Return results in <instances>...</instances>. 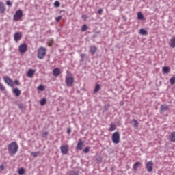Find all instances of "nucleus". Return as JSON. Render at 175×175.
<instances>
[{"instance_id":"obj_3","label":"nucleus","mask_w":175,"mask_h":175,"mask_svg":"<svg viewBox=\"0 0 175 175\" xmlns=\"http://www.w3.org/2000/svg\"><path fill=\"white\" fill-rule=\"evenodd\" d=\"M47 53V49L43 46L40 47L38 49L37 57L39 59H43Z\"/></svg>"},{"instance_id":"obj_4","label":"nucleus","mask_w":175,"mask_h":175,"mask_svg":"<svg viewBox=\"0 0 175 175\" xmlns=\"http://www.w3.org/2000/svg\"><path fill=\"white\" fill-rule=\"evenodd\" d=\"M111 140L114 144H118L121 140V135L120 132L116 131L113 133L111 135Z\"/></svg>"},{"instance_id":"obj_26","label":"nucleus","mask_w":175,"mask_h":175,"mask_svg":"<svg viewBox=\"0 0 175 175\" xmlns=\"http://www.w3.org/2000/svg\"><path fill=\"white\" fill-rule=\"evenodd\" d=\"M171 142H175V131L172 132L170 135Z\"/></svg>"},{"instance_id":"obj_25","label":"nucleus","mask_w":175,"mask_h":175,"mask_svg":"<svg viewBox=\"0 0 175 175\" xmlns=\"http://www.w3.org/2000/svg\"><path fill=\"white\" fill-rule=\"evenodd\" d=\"M133 122H134V124H133L134 128H139V122H137V120L133 119Z\"/></svg>"},{"instance_id":"obj_45","label":"nucleus","mask_w":175,"mask_h":175,"mask_svg":"<svg viewBox=\"0 0 175 175\" xmlns=\"http://www.w3.org/2000/svg\"><path fill=\"white\" fill-rule=\"evenodd\" d=\"M102 12H103V10H102V8H100V9L98 10V14H102Z\"/></svg>"},{"instance_id":"obj_30","label":"nucleus","mask_w":175,"mask_h":175,"mask_svg":"<svg viewBox=\"0 0 175 175\" xmlns=\"http://www.w3.org/2000/svg\"><path fill=\"white\" fill-rule=\"evenodd\" d=\"M90 146H87L83 150V152H84L85 154H88V152H90Z\"/></svg>"},{"instance_id":"obj_28","label":"nucleus","mask_w":175,"mask_h":175,"mask_svg":"<svg viewBox=\"0 0 175 175\" xmlns=\"http://www.w3.org/2000/svg\"><path fill=\"white\" fill-rule=\"evenodd\" d=\"M87 29H88V26H87L86 24H84L82 27H81V31L82 32H85V31H87Z\"/></svg>"},{"instance_id":"obj_5","label":"nucleus","mask_w":175,"mask_h":175,"mask_svg":"<svg viewBox=\"0 0 175 175\" xmlns=\"http://www.w3.org/2000/svg\"><path fill=\"white\" fill-rule=\"evenodd\" d=\"M23 10H18L15 12V14H14V16H13L14 21H20V20H21V18H23Z\"/></svg>"},{"instance_id":"obj_34","label":"nucleus","mask_w":175,"mask_h":175,"mask_svg":"<svg viewBox=\"0 0 175 175\" xmlns=\"http://www.w3.org/2000/svg\"><path fill=\"white\" fill-rule=\"evenodd\" d=\"M54 6L55 8H59V6H61V3H59L58 1H55L54 3Z\"/></svg>"},{"instance_id":"obj_46","label":"nucleus","mask_w":175,"mask_h":175,"mask_svg":"<svg viewBox=\"0 0 175 175\" xmlns=\"http://www.w3.org/2000/svg\"><path fill=\"white\" fill-rule=\"evenodd\" d=\"M84 57H85V54H81V58H82V59H84Z\"/></svg>"},{"instance_id":"obj_20","label":"nucleus","mask_w":175,"mask_h":175,"mask_svg":"<svg viewBox=\"0 0 175 175\" xmlns=\"http://www.w3.org/2000/svg\"><path fill=\"white\" fill-rule=\"evenodd\" d=\"M140 165H141V163L139 161H137L134 163L133 167V170H135V172H137V167H140Z\"/></svg>"},{"instance_id":"obj_17","label":"nucleus","mask_w":175,"mask_h":175,"mask_svg":"<svg viewBox=\"0 0 175 175\" xmlns=\"http://www.w3.org/2000/svg\"><path fill=\"white\" fill-rule=\"evenodd\" d=\"M90 51L91 54H92V55H94V54H95V53H96V51H98V48H96V46H91L90 47Z\"/></svg>"},{"instance_id":"obj_44","label":"nucleus","mask_w":175,"mask_h":175,"mask_svg":"<svg viewBox=\"0 0 175 175\" xmlns=\"http://www.w3.org/2000/svg\"><path fill=\"white\" fill-rule=\"evenodd\" d=\"M72 132V130L70 129V128H68L67 129V133H70Z\"/></svg>"},{"instance_id":"obj_35","label":"nucleus","mask_w":175,"mask_h":175,"mask_svg":"<svg viewBox=\"0 0 175 175\" xmlns=\"http://www.w3.org/2000/svg\"><path fill=\"white\" fill-rule=\"evenodd\" d=\"M38 90H39L40 91H43L44 90V86H43V85H40L38 87Z\"/></svg>"},{"instance_id":"obj_6","label":"nucleus","mask_w":175,"mask_h":175,"mask_svg":"<svg viewBox=\"0 0 175 175\" xmlns=\"http://www.w3.org/2000/svg\"><path fill=\"white\" fill-rule=\"evenodd\" d=\"M146 168L147 172H148L149 173H150V172H152L154 169V162H152V161H148L146 163Z\"/></svg>"},{"instance_id":"obj_23","label":"nucleus","mask_w":175,"mask_h":175,"mask_svg":"<svg viewBox=\"0 0 175 175\" xmlns=\"http://www.w3.org/2000/svg\"><path fill=\"white\" fill-rule=\"evenodd\" d=\"M18 173L19 175H23V174H25V169L21 167V168H19L18 170Z\"/></svg>"},{"instance_id":"obj_2","label":"nucleus","mask_w":175,"mask_h":175,"mask_svg":"<svg viewBox=\"0 0 175 175\" xmlns=\"http://www.w3.org/2000/svg\"><path fill=\"white\" fill-rule=\"evenodd\" d=\"M75 83V77L72 74L66 75L65 83L67 87H72Z\"/></svg>"},{"instance_id":"obj_11","label":"nucleus","mask_w":175,"mask_h":175,"mask_svg":"<svg viewBox=\"0 0 175 175\" xmlns=\"http://www.w3.org/2000/svg\"><path fill=\"white\" fill-rule=\"evenodd\" d=\"M14 38L15 42H18V40H20L21 38H23V34L21 33V32H16L15 33Z\"/></svg>"},{"instance_id":"obj_7","label":"nucleus","mask_w":175,"mask_h":175,"mask_svg":"<svg viewBox=\"0 0 175 175\" xmlns=\"http://www.w3.org/2000/svg\"><path fill=\"white\" fill-rule=\"evenodd\" d=\"M27 49L28 46H27L26 44H21L18 47V50L21 54H24V53H26Z\"/></svg>"},{"instance_id":"obj_37","label":"nucleus","mask_w":175,"mask_h":175,"mask_svg":"<svg viewBox=\"0 0 175 175\" xmlns=\"http://www.w3.org/2000/svg\"><path fill=\"white\" fill-rule=\"evenodd\" d=\"M0 90L5 91V86H3V85H2V83H0Z\"/></svg>"},{"instance_id":"obj_16","label":"nucleus","mask_w":175,"mask_h":175,"mask_svg":"<svg viewBox=\"0 0 175 175\" xmlns=\"http://www.w3.org/2000/svg\"><path fill=\"white\" fill-rule=\"evenodd\" d=\"M169 46L172 47V49L175 48V37L174 36L173 38L170 40Z\"/></svg>"},{"instance_id":"obj_18","label":"nucleus","mask_w":175,"mask_h":175,"mask_svg":"<svg viewBox=\"0 0 175 175\" xmlns=\"http://www.w3.org/2000/svg\"><path fill=\"white\" fill-rule=\"evenodd\" d=\"M163 73L164 74L170 73V68H169V66H164L163 68Z\"/></svg>"},{"instance_id":"obj_32","label":"nucleus","mask_w":175,"mask_h":175,"mask_svg":"<svg viewBox=\"0 0 175 175\" xmlns=\"http://www.w3.org/2000/svg\"><path fill=\"white\" fill-rule=\"evenodd\" d=\"M170 83L171 85H174V84H175V77H172L170 79Z\"/></svg>"},{"instance_id":"obj_43","label":"nucleus","mask_w":175,"mask_h":175,"mask_svg":"<svg viewBox=\"0 0 175 175\" xmlns=\"http://www.w3.org/2000/svg\"><path fill=\"white\" fill-rule=\"evenodd\" d=\"M82 18H83L84 20H87V18H88L87 15H85V14L82 15Z\"/></svg>"},{"instance_id":"obj_24","label":"nucleus","mask_w":175,"mask_h":175,"mask_svg":"<svg viewBox=\"0 0 175 175\" xmlns=\"http://www.w3.org/2000/svg\"><path fill=\"white\" fill-rule=\"evenodd\" d=\"M139 33H140V35H148V33L144 29H140Z\"/></svg>"},{"instance_id":"obj_15","label":"nucleus","mask_w":175,"mask_h":175,"mask_svg":"<svg viewBox=\"0 0 175 175\" xmlns=\"http://www.w3.org/2000/svg\"><path fill=\"white\" fill-rule=\"evenodd\" d=\"M35 72H36V70H34V69H29L27 71V77H32L33 76V75H35Z\"/></svg>"},{"instance_id":"obj_41","label":"nucleus","mask_w":175,"mask_h":175,"mask_svg":"<svg viewBox=\"0 0 175 175\" xmlns=\"http://www.w3.org/2000/svg\"><path fill=\"white\" fill-rule=\"evenodd\" d=\"M47 135H49V132H44V133H42L43 137L47 136Z\"/></svg>"},{"instance_id":"obj_12","label":"nucleus","mask_w":175,"mask_h":175,"mask_svg":"<svg viewBox=\"0 0 175 175\" xmlns=\"http://www.w3.org/2000/svg\"><path fill=\"white\" fill-rule=\"evenodd\" d=\"M169 110V105H162L160 107V113H165V111H167Z\"/></svg>"},{"instance_id":"obj_33","label":"nucleus","mask_w":175,"mask_h":175,"mask_svg":"<svg viewBox=\"0 0 175 175\" xmlns=\"http://www.w3.org/2000/svg\"><path fill=\"white\" fill-rule=\"evenodd\" d=\"M39 154H40V152H32L31 153V155H32V157H34V158H36V157H38Z\"/></svg>"},{"instance_id":"obj_38","label":"nucleus","mask_w":175,"mask_h":175,"mask_svg":"<svg viewBox=\"0 0 175 175\" xmlns=\"http://www.w3.org/2000/svg\"><path fill=\"white\" fill-rule=\"evenodd\" d=\"M69 175H79V173H77V172L72 171L70 173Z\"/></svg>"},{"instance_id":"obj_9","label":"nucleus","mask_w":175,"mask_h":175,"mask_svg":"<svg viewBox=\"0 0 175 175\" xmlns=\"http://www.w3.org/2000/svg\"><path fill=\"white\" fill-rule=\"evenodd\" d=\"M3 80L8 85H10V87H14V82H13V80L9 78V77H5L3 78Z\"/></svg>"},{"instance_id":"obj_13","label":"nucleus","mask_w":175,"mask_h":175,"mask_svg":"<svg viewBox=\"0 0 175 175\" xmlns=\"http://www.w3.org/2000/svg\"><path fill=\"white\" fill-rule=\"evenodd\" d=\"M53 75L55 77H58V75H61V70H59V68H54L53 70Z\"/></svg>"},{"instance_id":"obj_40","label":"nucleus","mask_w":175,"mask_h":175,"mask_svg":"<svg viewBox=\"0 0 175 175\" xmlns=\"http://www.w3.org/2000/svg\"><path fill=\"white\" fill-rule=\"evenodd\" d=\"M14 83L16 85H20V81H18V80H15Z\"/></svg>"},{"instance_id":"obj_14","label":"nucleus","mask_w":175,"mask_h":175,"mask_svg":"<svg viewBox=\"0 0 175 175\" xmlns=\"http://www.w3.org/2000/svg\"><path fill=\"white\" fill-rule=\"evenodd\" d=\"M6 12V7L5 6V4L3 2L0 1V13H5Z\"/></svg>"},{"instance_id":"obj_39","label":"nucleus","mask_w":175,"mask_h":175,"mask_svg":"<svg viewBox=\"0 0 175 175\" xmlns=\"http://www.w3.org/2000/svg\"><path fill=\"white\" fill-rule=\"evenodd\" d=\"M6 5L8 6H12V3L10 2V1H6Z\"/></svg>"},{"instance_id":"obj_21","label":"nucleus","mask_w":175,"mask_h":175,"mask_svg":"<svg viewBox=\"0 0 175 175\" xmlns=\"http://www.w3.org/2000/svg\"><path fill=\"white\" fill-rule=\"evenodd\" d=\"M116 129H117V126H116V124H110L109 129V132H113V131H116Z\"/></svg>"},{"instance_id":"obj_19","label":"nucleus","mask_w":175,"mask_h":175,"mask_svg":"<svg viewBox=\"0 0 175 175\" xmlns=\"http://www.w3.org/2000/svg\"><path fill=\"white\" fill-rule=\"evenodd\" d=\"M13 94L16 95V96H20V94H21V91L18 90V88H15L13 90Z\"/></svg>"},{"instance_id":"obj_22","label":"nucleus","mask_w":175,"mask_h":175,"mask_svg":"<svg viewBox=\"0 0 175 175\" xmlns=\"http://www.w3.org/2000/svg\"><path fill=\"white\" fill-rule=\"evenodd\" d=\"M137 19L138 20H144V15L140 12L137 13Z\"/></svg>"},{"instance_id":"obj_31","label":"nucleus","mask_w":175,"mask_h":175,"mask_svg":"<svg viewBox=\"0 0 175 175\" xmlns=\"http://www.w3.org/2000/svg\"><path fill=\"white\" fill-rule=\"evenodd\" d=\"M53 43H54V39H53V38L50 39L48 42L49 47H51V46H53Z\"/></svg>"},{"instance_id":"obj_29","label":"nucleus","mask_w":175,"mask_h":175,"mask_svg":"<svg viewBox=\"0 0 175 175\" xmlns=\"http://www.w3.org/2000/svg\"><path fill=\"white\" fill-rule=\"evenodd\" d=\"M46 103H47V100L46 98H42L40 100V105L41 106H44V105H46Z\"/></svg>"},{"instance_id":"obj_36","label":"nucleus","mask_w":175,"mask_h":175,"mask_svg":"<svg viewBox=\"0 0 175 175\" xmlns=\"http://www.w3.org/2000/svg\"><path fill=\"white\" fill-rule=\"evenodd\" d=\"M62 16H59L56 17L55 20H56L57 23H59V21L62 20Z\"/></svg>"},{"instance_id":"obj_27","label":"nucleus","mask_w":175,"mask_h":175,"mask_svg":"<svg viewBox=\"0 0 175 175\" xmlns=\"http://www.w3.org/2000/svg\"><path fill=\"white\" fill-rule=\"evenodd\" d=\"M100 90V85L96 84L94 90V92H98Z\"/></svg>"},{"instance_id":"obj_8","label":"nucleus","mask_w":175,"mask_h":175,"mask_svg":"<svg viewBox=\"0 0 175 175\" xmlns=\"http://www.w3.org/2000/svg\"><path fill=\"white\" fill-rule=\"evenodd\" d=\"M61 152L63 154V155H66L68 152H69V146L68 145H64L60 147Z\"/></svg>"},{"instance_id":"obj_10","label":"nucleus","mask_w":175,"mask_h":175,"mask_svg":"<svg viewBox=\"0 0 175 175\" xmlns=\"http://www.w3.org/2000/svg\"><path fill=\"white\" fill-rule=\"evenodd\" d=\"M83 147H84V142H83L81 139H79L76 148L80 150H83Z\"/></svg>"},{"instance_id":"obj_42","label":"nucleus","mask_w":175,"mask_h":175,"mask_svg":"<svg viewBox=\"0 0 175 175\" xmlns=\"http://www.w3.org/2000/svg\"><path fill=\"white\" fill-rule=\"evenodd\" d=\"M0 170H5V165H0Z\"/></svg>"},{"instance_id":"obj_1","label":"nucleus","mask_w":175,"mask_h":175,"mask_svg":"<svg viewBox=\"0 0 175 175\" xmlns=\"http://www.w3.org/2000/svg\"><path fill=\"white\" fill-rule=\"evenodd\" d=\"M8 148L11 156L16 155L18 151V144L16 142H12L8 146Z\"/></svg>"}]
</instances>
